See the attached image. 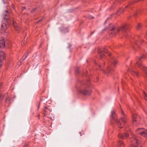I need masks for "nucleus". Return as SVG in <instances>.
Segmentation results:
<instances>
[{"instance_id": "f257e3e1", "label": "nucleus", "mask_w": 147, "mask_h": 147, "mask_svg": "<svg viewBox=\"0 0 147 147\" xmlns=\"http://www.w3.org/2000/svg\"><path fill=\"white\" fill-rule=\"evenodd\" d=\"M98 51L100 59L98 63L95 62V65H97L98 68L102 71L105 74H111L113 71V69L109 65L107 67L106 70L103 69V68L105 65V62L102 59L105 58L107 55L110 56L111 53L108 51L105 48H98Z\"/></svg>"}, {"instance_id": "f03ea898", "label": "nucleus", "mask_w": 147, "mask_h": 147, "mask_svg": "<svg viewBox=\"0 0 147 147\" xmlns=\"http://www.w3.org/2000/svg\"><path fill=\"white\" fill-rule=\"evenodd\" d=\"M130 28V26L126 23L122 24L119 28L116 27L112 24H110L109 27V33L113 35H115L117 33L121 32V34L126 38H127L129 35L128 32Z\"/></svg>"}, {"instance_id": "7ed1b4c3", "label": "nucleus", "mask_w": 147, "mask_h": 147, "mask_svg": "<svg viewBox=\"0 0 147 147\" xmlns=\"http://www.w3.org/2000/svg\"><path fill=\"white\" fill-rule=\"evenodd\" d=\"M90 80H88L86 81H78L77 84L76 88L79 93L84 96H89L91 93L90 89Z\"/></svg>"}, {"instance_id": "20e7f679", "label": "nucleus", "mask_w": 147, "mask_h": 147, "mask_svg": "<svg viewBox=\"0 0 147 147\" xmlns=\"http://www.w3.org/2000/svg\"><path fill=\"white\" fill-rule=\"evenodd\" d=\"M121 113L122 115V117L118 120L117 117L115 112L112 111L111 113V116L110 118L111 122H113L116 123L118 127L120 128H122L126 122V118L122 111H121Z\"/></svg>"}, {"instance_id": "39448f33", "label": "nucleus", "mask_w": 147, "mask_h": 147, "mask_svg": "<svg viewBox=\"0 0 147 147\" xmlns=\"http://www.w3.org/2000/svg\"><path fill=\"white\" fill-rule=\"evenodd\" d=\"M11 14V10H6L3 13V17L5 20V23H3L1 24V29L2 31H4L5 32H6L8 26L12 23V21L9 18Z\"/></svg>"}, {"instance_id": "423d86ee", "label": "nucleus", "mask_w": 147, "mask_h": 147, "mask_svg": "<svg viewBox=\"0 0 147 147\" xmlns=\"http://www.w3.org/2000/svg\"><path fill=\"white\" fill-rule=\"evenodd\" d=\"M145 58V56L144 55L139 57H138L136 63L139 67L144 71L145 76L147 77V67H145L142 63V61Z\"/></svg>"}, {"instance_id": "0eeeda50", "label": "nucleus", "mask_w": 147, "mask_h": 147, "mask_svg": "<svg viewBox=\"0 0 147 147\" xmlns=\"http://www.w3.org/2000/svg\"><path fill=\"white\" fill-rule=\"evenodd\" d=\"M132 123L133 124L136 126L139 125L140 120V118L138 114H133L132 115Z\"/></svg>"}, {"instance_id": "6e6552de", "label": "nucleus", "mask_w": 147, "mask_h": 147, "mask_svg": "<svg viewBox=\"0 0 147 147\" xmlns=\"http://www.w3.org/2000/svg\"><path fill=\"white\" fill-rule=\"evenodd\" d=\"M136 132L138 134H140L142 136L147 137V130L143 128H139L136 131Z\"/></svg>"}, {"instance_id": "1a4fd4ad", "label": "nucleus", "mask_w": 147, "mask_h": 147, "mask_svg": "<svg viewBox=\"0 0 147 147\" xmlns=\"http://www.w3.org/2000/svg\"><path fill=\"white\" fill-rule=\"evenodd\" d=\"M131 141L134 146L136 144H138L140 142V141L138 140V138L134 135H133L132 137L131 138Z\"/></svg>"}, {"instance_id": "9d476101", "label": "nucleus", "mask_w": 147, "mask_h": 147, "mask_svg": "<svg viewBox=\"0 0 147 147\" xmlns=\"http://www.w3.org/2000/svg\"><path fill=\"white\" fill-rule=\"evenodd\" d=\"M43 111H44L43 114L44 116L48 117L47 115L49 114L50 112L52 110L51 109L49 108V107L45 106L43 109Z\"/></svg>"}, {"instance_id": "9b49d317", "label": "nucleus", "mask_w": 147, "mask_h": 147, "mask_svg": "<svg viewBox=\"0 0 147 147\" xmlns=\"http://www.w3.org/2000/svg\"><path fill=\"white\" fill-rule=\"evenodd\" d=\"M129 135L128 133H125L123 134H120L118 135V136L119 138L125 139L129 136Z\"/></svg>"}, {"instance_id": "f8f14e48", "label": "nucleus", "mask_w": 147, "mask_h": 147, "mask_svg": "<svg viewBox=\"0 0 147 147\" xmlns=\"http://www.w3.org/2000/svg\"><path fill=\"white\" fill-rule=\"evenodd\" d=\"M12 24L14 27L15 30L18 32L20 30V28L18 27L16 22L15 21H13Z\"/></svg>"}, {"instance_id": "ddd939ff", "label": "nucleus", "mask_w": 147, "mask_h": 147, "mask_svg": "<svg viewBox=\"0 0 147 147\" xmlns=\"http://www.w3.org/2000/svg\"><path fill=\"white\" fill-rule=\"evenodd\" d=\"M142 40L141 38H140L138 40H135L134 44L136 47H139L140 45L142 43Z\"/></svg>"}, {"instance_id": "4468645a", "label": "nucleus", "mask_w": 147, "mask_h": 147, "mask_svg": "<svg viewBox=\"0 0 147 147\" xmlns=\"http://www.w3.org/2000/svg\"><path fill=\"white\" fill-rule=\"evenodd\" d=\"M5 55V53L2 51L0 52V61L2 62L4 59Z\"/></svg>"}, {"instance_id": "2eb2a0df", "label": "nucleus", "mask_w": 147, "mask_h": 147, "mask_svg": "<svg viewBox=\"0 0 147 147\" xmlns=\"http://www.w3.org/2000/svg\"><path fill=\"white\" fill-rule=\"evenodd\" d=\"M127 71L129 72L131 74L134 76H138V73L137 72L131 69L130 68L127 70Z\"/></svg>"}, {"instance_id": "dca6fc26", "label": "nucleus", "mask_w": 147, "mask_h": 147, "mask_svg": "<svg viewBox=\"0 0 147 147\" xmlns=\"http://www.w3.org/2000/svg\"><path fill=\"white\" fill-rule=\"evenodd\" d=\"M110 61L111 63L114 67H115L117 63V61L116 59L114 58H112Z\"/></svg>"}, {"instance_id": "f3484780", "label": "nucleus", "mask_w": 147, "mask_h": 147, "mask_svg": "<svg viewBox=\"0 0 147 147\" xmlns=\"http://www.w3.org/2000/svg\"><path fill=\"white\" fill-rule=\"evenodd\" d=\"M117 147H124V144L122 140H119L117 144ZM135 147H137V146H135Z\"/></svg>"}, {"instance_id": "a211bd4d", "label": "nucleus", "mask_w": 147, "mask_h": 147, "mask_svg": "<svg viewBox=\"0 0 147 147\" xmlns=\"http://www.w3.org/2000/svg\"><path fill=\"white\" fill-rule=\"evenodd\" d=\"M5 46V43L4 39L0 40V48H3Z\"/></svg>"}, {"instance_id": "6ab92c4d", "label": "nucleus", "mask_w": 147, "mask_h": 147, "mask_svg": "<svg viewBox=\"0 0 147 147\" xmlns=\"http://www.w3.org/2000/svg\"><path fill=\"white\" fill-rule=\"evenodd\" d=\"M5 97V95L3 94H0V105H1L3 103V98Z\"/></svg>"}, {"instance_id": "aec40b11", "label": "nucleus", "mask_w": 147, "mask_h": 147, "mask_svg": "<svg viewBox=\"0 0 147 147\" xmlns=\"http://www.w3.org/2000/svg\"><path fill=\"white\" fill-rule=\"evenodd\" d=\"M124 11L123 10H118L117 11L116 14L119 15L120 13H122Z\"/></svg>"}, {"instance_id": "412c9836", "label": "nucleus", "mask_w": 147, "mask_h": 147, "mask_svg": "<svg viewBox=\"0 0 147 147\" xmlns=\"http://www.w3.org/2000/svg\"><path fill=\"white\" fill-rule=\"evenodd\" d=\"M28 53H26L24 54V55L22 57V60H23V61H24L26 58L27 57V55H28Z\"/></svg>"}, {"instance_id": "4be33fe9", "label": "nucleus", "mask_w": 147, "mask_h": 147, "mask_svg": "<svg viewBox=\"0 0 147 147\" xmlns=\"http://www.w3.org/2000/svg\"><path fill=\"white\" fill-rule=\"evenodd\" d=\"M120 0H117V1H116L114 3V5L112 6V9L115 8L114 7V6L116 5L118 3H121V2H119Z\"/></svg>"}, {"instance_id": "5701e85b", "label": "nucleus", "mask_w": 147, "mask_h": 147, "mask_svg": "<svg viewBox=\"0 0 147 147\" xmlns=\"http://www.w3.org/2000/svg\"><path fill=\"white\" fill-rule=\"evenodd\" d=\"M142 27V26L140 23H139L137 26V29L138 30H139Z\"/></svg>"}, {"instance_id": "b1692460", "label": "nucleus", "mask_w": 147, "mask_h": 147, "mask_svg": "<svg viewBox=\"0 0 147 147\" xmlns=\"http://www.w3.org/2000/svg\"><path fill=\"white\" fill-rule=\"evenodd\" d=\"M11 100V98L10 97H8L5 100V102L7 103L9 102V101Z\"/></svg>"}, {"instance_id": "393cba45", "label": "nucleus", "mask_w": 147, "mask_h": 147, "mask_svg": "<svg viewBox=\"0 0 147 147\" xmlns=\"http://www.w3.org/2000/svg\"><path fill=\"white\" fill-rule=\"evenodd\" d=\"M75 73L76 74H78L79 73V69L77 67L75 71Z\"/></svg>"}, {"instance_id": "a878e982", "label": "nucleus", "mask_w": 147, "mask_h": 147, "mask_svg": "<svg viewBox=\"0 0 147 147\" xmlns=\"http://www.w3.org/2000/svg\"><path fill=\"white\" fill-rule=\"evenodd\" d=\"M143 95L144 97V99L147 100V95L144 92H143Z\"/></svg>"}, {"instance_id": "bb28decb", "label": "nucleus", "mask_w": 147, "mask_h": 147, "mask_svg": "<svg viewBox=\"0 0 147 147\" xmlns=\"http://www.w3.org/2000/svg\"><path fill=\"white\" fill-rule=\"evenodd\" d=\"M131 45L133 48L135 50H136V46L135 45L134 43L132 44Z\"/></svg>"}, {"instance_id": "cd10ccee", "label": "nucleus", "mask_w": 147, "mask_h": 147, "mask_svg": "<svg viewBox=\"0 0 147 147\" xmlns=\"http://www.w3.org/2000/svg\"><path fill=\"white\" fill-rule=\"evenodd\" d=\"M130 5H127L125 6V8H132L131 7H130Z\"/></svg>"}, {"instance_id": "c85d7f7f", "label": "nucleus", "mask_w": 147, "mask_h": 147, "mask_svg": "<svg viewBox=\"0 0 147 147\" xmlns=\"http://www.w3.org/2000/svg\"><path fill=\"white\" fill-rule=\"evenodd\" d=\"M80 136H82V135L84 134V131H81L80 132Z\"/></svg>"}, {"instance_id": "c756f323", "label": "nucleus", "mask_w": 147, "mask_h": 147, "mask_svg": "<svg viewBox=\"0 0 147 147\" xmlns=\"http://www.w3.org/2000/svg\"><path fill=\"white\" fill-rule=\"evenodd\" d=\"M89 19H93L94 18V17L92 16H90L88 17Z\"/></svg>"}, {"instance_id": "7c9ffc66", "label": "nucleus", "mask_w": 147, "mask_h": 147, "mask_svg": "<svg viewBox=\"0 0 147 147\" xmlns=\"http://www.w3.org/2000/svg\"><path fill=\"white\" fill-rule=\"evenodd\" d=\"M63 31L64 32H67L68 31V30L67 28H66L65 30H63Z\"/></svg>"}, {"instance_id": "2f4dec72", "label": "nucleus", "mask_w": 147, "mask_h": 147, "mask_svg": "<svg viewBox=\"0 0 147 147\" xmlns=\"http://www.w3.org/2000/svg\"><path fill=\"white\" fill-rule=\"evenodd\" d=\"M28 144H26L24 145L23 147H28Z\"/></svg>"}, {"instance_id": "473e14b6", "label": "nucleus", "mask_w": 147, "mask_h": 147, "mask_svg": "<svg viewBox=\"0 0 147 147\" xmlns=\"http://www.w3.org/2000/svg\"><path fill=\"white\" fill-rule=\"evenodd\" d=\"M3 64V62H1L0 61V67L2 66Z\"/></svg>"}, {"instance_id": "72a5a7b5", "label": "nucleus", "mask_w": 147, "mask_h": 147, "mask_svg": "<svg viewBox=\"0 0 147 147\" xmlns=\"http://www.w3.org/2000/svg\"><path fill=\"white\" fill-rule=\"evenodd\" d=\"M108 19H109V18H108L107 19V20L105 21V23H104V24H105L106 23V22H107V21L108 20Z\"/></svg>"}, {"instance_id": "f704fd0d", "label": "nucleus", "mask_w": 147, "mask_h": 147, "mask_svg": "<svg viewBox=\"0 0 147 147\" xmlns=\"http://www.w3.org/2000/svg\"><path fill=\"white\" fill-rule=\"evenodd\" d=\"M34 10H33L32 11H31V13H33V12L34 11Z\"/></svg>"}, {"instance_id": "c9c22d12", "label": "nucleus", "mask_w": 147, "mask_h": 147, "mask_svg": "<svg viewBox=\"0 0 147 147\" xmlns=\"http://www.w3.org/2000/svg\"><path fill=\"white\" fill-rule=\"evenodd\" d=\"M94 31H93L92 33H91V35L92 34L94 33Z\"/></svg>"}, {"instance_id": "e433bc0d", "label": "nucleus", "mask_w": 147, "mask_h": 147, "mask_svg": "<svg viewBox=\"0 0 147 147\" xmlns=\"http://www.w3.org/2000/svg\"><path fill=\"white\" fill-rule=\"evenodd\" d=\"M138 12V11H137V13H135V16L136 15H137L138 14L137 13Z\"/></svg>"}, {"instance_id": "4c0bfd02", "label": "nucleus", "mask_w": 147, "mask_h": 147, "mask_svg": "<svg viewBox=\"0 0 147 147\" xmlns=\"http://www.w3.org/2000/svg\"><path fill=\"white\" fill-rule=\"evenodd\" d=\"M42 20V19H41V20H40L39 21H38V22H40Z\"/></svg>"}, {"instance_id": "58836bf2", "label": "nucleus", "mask_w": 147, "mask_h": 147, "mask_svg": "<svg viewBox=\"0 0 147 147\" xmlns=\"http://www.w3.org/2000/svg\"><path fill=\"white\" fill-rule=\"evenodd\" d=\"M42 20V19H41V20H40L39 21H38V22H40Z\"/></svg>"}, {"instance_id": "ea45409f", "label": "nucleus", "mask_w": 147, "mask_h": 147, "mask_svg": "<svg viewBox=\"0 0 147 147\" xmlns=\"http://www.w3.org/2000/svg\"><path fill=\"white\" fill-rule=\"evenodd\" d=\"M84 75H85L86 76V73H84Z\"/></svg>"}, {"instance_id": "a19ab883", "label": "nucleus", "mask_w": 147, "mask_h": 147, "mask_svg": "<svg viewBox=\"0 0 147 147\" xmlns=\"http://www.w3.org/2000/svg\"><path fill=\"white\" fill-rule=\"evenodd\" d=\"M39 106H40V104H39V105H38V109L39 108Z\"/></svg>"}, {"instance_id": "79ce46f5", "label": "nucleus", "mask_w": 147, "mask_h": 147, "mask_svg": "<svg viewBox=\"0 0 147 147\" xmlns=\"http://www.w3.org/2000/svg\"><path fill=\"white\" fill-rule=\"evenodd\" d=\"M86 73L87 74V71H86Z\"/></svg>"}, {"instance_id": "37998d69", "label": "nucleus", "mask_w": 147, "mask_h": 147, "mask_svg": "<svg viewBox=\"0 0 147 147\" xmlns=\"http://www.w3.org/2000/svg\"><path fill=\"white\" fill-rule=\"evenodd\" d=\"M24 9H25V8H25V7H24Z\"/></svg>"}, {"instance_id": "c03bdc74", "label": "nucleus", "mask_w": 147, "mask_h": 147, "mask_svg": "<svg viewBox=\"0 0 147 147\" xmlns=\"http://www.w3.org/2000/svg\"><path fill=\"white\" fill-rule=\"evenodd\" d=\"M22 46H23V45H22Z\"/></svg>"}, {"instance_id": "a18cd8bd", "label": "nucleus", "mask_w": 147, "mask_h": 147, "mask_svg": "<svg viewBox=\"0 0 147 147\" xmlns=\"http://www.w3.org/2000/svg\"><path fill=\"white\" fill-rule=\"evenodd\" d=\"M3 0V1H4V0Z\"/></svg>"}]
</instances>
